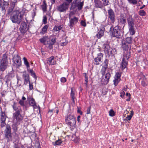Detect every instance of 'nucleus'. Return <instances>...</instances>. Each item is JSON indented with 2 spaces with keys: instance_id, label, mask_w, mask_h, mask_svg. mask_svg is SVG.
<instances>
[{
  "instance_id": "f257e3e1",
  "label": "nucleus",
  "mask_w": 148,
  "mask_h": 148,
  "mask_svg": "<svg viewBox=\"0 0 148 148\" xmlns=\"http://www.w3.org/2000/svg\"><path fill=\"white\" fill-rule=\"evenodd\" d=\"M12 107L15 112L13 114V123L12 127L13 130L15 131L17 130V122L21 120L20 117L22 116L21 112H22V110L21 107L18 106L17 103L15 102H14Z\"/></svg>"
},
{
  "instance_id": "f03ea898",
  "label": "nucleus",
  "mask_w": 148,
  "mask_h": 148,
  "mask_svg": "<svg viewBox=\"0 0 148 148\" xmlns=\"http://www.w3.org/2000/svg\"><path fill=\"white\" fill-rule=\"evenodd\" d=\"M24 15V13L17 10H15L10 16V19L13 23L19 24L23 19Z\"/></svg>"
},
{
  "instance_id": "7ed1b4c3",
  "label": "nucleus",
  "mask_w": 148,
  "mask_h": 148,
  "mask_svg": "<svg viewBox=\"0 0 148 148\" xmlns=\"http://www.w3.org/2000/svg\"><path fill=\"white\" fill-rule=\"evenodd\" d=\"M52 36H50V38L48 36H45L40 38V40L41 43L45 45H49L50 49L52 48V45L56 42V39L55 38H52Z\"/></svg>"
},
{
  "instance_id": "20e7f679",
  "label": "nucleus",
  "mask_w": 148,
  "mask_h": 148,
  "mask_svg": "<svg viewBox=\"0 0 148 148\" xmlns=\"http://www.w3.org/2000/svg\"><path fill=\"white\" fill-rule=\"evenodd\" d=\"M65 122L66 124L71 127H75L76 125L75 118L72 115L69 114L65 118Z\"/></svg>"
},
{
  "instance_id": "39448f33",
  "label": "nucleus",
  "mask_w": 148,
  "mask_h": 148,
  "mask_svg": "<svg viewBox=\"0 0 148 148\" xmlns=\"http://www.w3.org/2000/svg\"><path fill=\"white\" fill-rule=\"evenodd\" d=\"M129 32L131 35H133L135 34V31L134 28V21L132 17L130 16L127 18Z\"/></svg>"
},
{
  "instance_id": "423d86ee",
  "label": "nucleus",
  "mask_w": 148,
  "mask_h": 148,
  "mask_svg": "<svg viewBox=\"0 0 148 148\" xmlns=\"http://www.w3.org/2000/svg\"><path fill=\"white\" fill-rule=\"evenodd\" d=\"M74 13L73 12H70L69 15V18L70 19L69 27L72 28L74 25L77 23L79 20L78 18L73 16Z\"/></svg>"
},
{
  "instance_id": "0eeeda50",
  "label": "nucleus",
  "mask_w": 148,
  "mask_h": 148,
  "mask_svg": "<svg viewBox=\"0 0 148 148\" xmlns=\"http://www.w3.org/2000/svg\"><path fill=\"white\" fill-rule=\"evenodd\" d=\"M113 29V32H112V35L113 36L119 38L121 35V29L120 27L119 26H117L115 27L114 28L113 27H111L110 28V31Z\"/></svg>"
},
{
  "instance_id": "6e6552de",
  "label": "nucleus",
  "mask_w": 148,
  "mask_h": 148,
  "mask_svg": "<svg viewBox=\"0 0 148 148\" xmlns=\"http://www.w3.org/2000/svg\"><path fill=\"white\" fill-rule=\"evenodd\" d=\"M69 3L67 2L63 3L62 4L57 6V10L60 12H64L68 10Z\"/></svg>"
},
{
  "instance_id": "1a4fd4ad",
  "label": "nucleus",
  "mask_w": 148,
  "mask_h": 148,
  "mask_svg": "<svg viewBox=\"0 0 148 148\" xmlns=\"http://www.w3.org/2000/svg\"><path fill=\"white\" fill-rule=\"evenodd\" d=\"M5 136L8 141L12 140V136L11 133V127L9 125H6V129L5 130Z\"/></svg>"
},
{
  "instance_id": "9d476101",
  "label": "nucleus",
  "mask_w": 148,
  "mask_h": 148,
  "mask_svg": "<svg viewBox=\"0 0 148 148\" xmlns=\"http://www.w3.org/2000/svg\"><path fill=\"white\" fill-rule=\"evenodd\" d=\"M0 108L1 110L0 118L1 124V127H4L6 125L5 121L7 118V116L5 113L2 111L1 110V107Z\"/></svg>"
},
{
  "instance_id": "9b49d317",
  "label": "nucleus",
  "mask_w": 148,
  "mask_h": 148,
  "mask_svg": "<svg viewBox=\"0 0 148 148\" xmlns=\"http://www.w3.org/2000/svg\"><path fill=\"white\" fill-rule=\"evenodd\" d=\"M8 3L7 2H3L2 0H0V11L2 12V15L5 14V8L8 5Z\"/></svg>"
},
{
  "instance_id": "f8f14e48",
  "label": "nucleus",
  "mask_w": 148,
  "mask_h": 148,
  "mask_svg": "<svg viewBox=\"0 0 148 148\" xmlns=\"http://www.w3.org/2000/svg\"><path fill=\"white\" fill-rule=\"evenodd\" d=\"M103 47L106 53H107L108 55L109 56L112 54V50L113 49L111 48L110 47L108 44H104Z\"/></svg>"
},
{
  "instance_id": "ddd939ff",
  "label": "nucleus",
  "mask_w": 148,
  "mask_h": 148,
  "mask_svg": "<svg viewBox=\"0 0 148 148\" xmlns=\"http://www.w3.org/2000/svg\"><path fill=\"white\" fill-rule=\"evenodd\" d=\"M29 29L28 27H27L26 23L23 22L21 23L19 29L21 33L24 34Z\"/></svg>"
},
{
  "instance_id": "4468645a",
  "label": "nucleus",
  "mask_w": 148,
  "mask_h": 148,
  "mask_svg": "<svg viewBox=\"0 0 148 148\" xmlns=\"http://www.w3.org/2000/svg\"><path fill=\"white\" fill-rule=\"evenodd\" d=\"M121 75V73L117 72L116 73L114 77V79L113 81L114 84L115 86L117 85L118 84L120 81Z\"/></svg>"
},
{
  "instance_id": "2eb2a0df",
  "label": "nucleus",
  "mask_w": 148,
  "mask_h": 148,
  "mask_svg": "<svg viewBox=\"0 0 148 148\" xmlns=\"http://www.w3.org/2000/svg\"><path fill=\"white\" fill-rule=\"evenodd\" d=\"M108 17L110 18L112 23H114L115 21V16L113 10L110 9L108 10Z\"/></svg>"
},
{
  "instance_id": "dca6fc26",
  "label": "nucleus",
  "mask_w": 148,
  "mask_h": 148,
  "mask_svg": "<svg viewBox=\"0 0 148 148\" xmlns=\"http://www.w3.org/2000/svg\"><path fill=\"white\" fill-rule=\"evenodd\" d=\"M84 4V2H81L80 1H77L75 0L74 1L73 4L76 7L78 8L79 10H81L82 9Z\"/></svg>"
},
{
  "instance_id": "f3484780",
  "label": "nucleus",
  "mask_w": 148,
  "mask_h": 148,
  "mask_svg": "<svg viewBox=\"0 0 148 148\" xmlns=\"http://www.w3.org/2000/svg\"><path fill=\"white\" fill-rule=\"evenodd\" d=\"M14 63L16 64L18 67L20 66L21 65V62L20 59V57L18 55H17L16 57L14 58Z\"/></svg>"
},
{
  "instance_id": "a211bd4d",
  "label": "nucleus",
  "mask_w": 148,
  "mask_h": 148,
  "mask_svg": "<svg viewBox=\"0 0 148 148\" xmlns=\"http://www.w3.org/2000/svg\"><path fill=\"white\" fill-rule=\"evenodd\" d=\"M103 55L102 53H98L97 54V56L94 59L95 62V64L96 65L99 64V62H101V60L103 59Z\"/></svg>"
},
{
  "instance_id": "6ab92c4d",
  "label": "nucleus",
  "mask_w": 148,
  "mask_h": 148,
  "mask_svg": "<svg viewBox=\"0 0 148 148\" xmlns=\"http://www.w3.org/2000/svg\"><path fill=\"white\" fill-rule=\"evenodd\" d=\"M23 77L24 79V84L27 85L28 83H30L29 75L28 74L23 73Z\"/></svg>"
},
{
  "instance_id": "aec40b11",
  "label": "nucleus",
  "mask_w": 148,
  "mask_h": 148,
  "mask_svg": "<svg viewBox=\"0 0 148 148\" xmlns=\"http://www.w3.org/2000/svg\"><path fill=\"white\" fill-rule=\"evenodd\" d=\"M104 83L105 84H107L109 82V79L111 77V75L110 73L108 72L106 74H105Z\"/></svg>"
},
{
  "instance_id": "412c9836",
  "label": "nucleus",
  "mask_w": 148,
  "mask_h": 148,
  "mask_svg": "<svg viewBox=\"0 0 148 148\" xmlns=\"http://www.w3.org/2000/svg\"><path fill=\"white\" fill-rule=\"evenodd\" d=\"M94 2L96 8H102L103 7L102 3L100 0H94Z\"/></svg>"
},
{
  "instance_id": "4be33fe9",
  "label": "nucleus",
  "mask_w": 148,
  "mask_h": 148,
  "mask_svg": "<svg viewBox=\"0 0 148 148\" xmlns=\"http://www.w3.org/2000/svg\"><path fill=\"white\" fill-rule=\"evenodd\" d=\"M129 45L127 43H126L124 40H123L122 41L121 47L123 50L127 51L129 48Z\"/></svg>"
},
{
  "instance_id": "5701e85b",
  "label": "nucleus",
  "mask_w": 148,
  "mask_h": 148,
  "mask_svg": "<svg viewBox=\"0 0 148 148\" xmlns=\"http://www.w3.org/2000/svg\"><path fill=\"white\" fill-rule=\"evenodd\" d=\"M54 57L52 56L48 58L47 62L48 64L50 65H53L56 64V61L54 59Z\"/></svg>"
},
{
  "instance_id": "b1692460",
  "label": "nucleus",
  "mask_w": 148,
  "mask_h": 148,
  "mask_svg": "<svg viewBox=\"0 0 148 148\" xmlns=\"http://www.w3.org/2000/svg\"><path fill=\"white\" fill-rule=\"evenodd\" d=\"M29 103L30 105L33 106L34 109L37 108V106L36 104L34 99L33 98H31L29 100Z\"/></svg>"
},
{
  "instance_id": "393cba45",
  "label": "nucleus",
  "mask_w": 148,
  "mask_h": 148,
  "mask_svg": "<svg viewBox=\"0 0 148 148\" xmlns=\"http://www.w3.org/2000/svg\"><path fill=\"white\" fill-rule=\"evenodd\" d=\"M7 59V55L5 54H3L2 58L1 61V63L8 64V62Z\"/></svg>"
},
{
  "instance_id": "a878e982",
  "label": "nucleus",
  "mask_w": 148,
  "mask_h": 148,
  "mask_svg": "<svg viewBox=\"0 0 148 148\" xmlns=\"http://www.w3.org/2000/svg\"><path fill=\"white\" fill-rule=\"evenodd\" d=\"M14 76L15 75L14 72L11 71L5 77L8 80H10L12 78L14 77Z\"/></svg>"
},
{
  "instance_id": "bb28decb",
  "label": "nucleus",
  "mask_w": 148,
  "mask_h": 148,
  "mask_svg": "<svg viewBox=\"0 0 148 148\" xmlns=\"http://www.w3.org/2000/svg\"><path fill=\"white\" fill-rule=\"evenodd\" d=\"M127 64V60L123 58L121 64L122 69L123 70L126 67Z\"/></svg>"
},
{
  "instance_id": "cd10ccee",
  "label": "nucleus",
  "mask_w": 148,
  "mask_h": 148,
  "mask_svg": "<svg viewBox=\"0 0 148 148\" xmlns=\"http://www.w3.org/2000/svg\"><path fill=\"white\" fill-rule=\"evenodd\" d=\"M8 64L0 63V70L2 71H4L7 68Z\"/></svg>"
},
{
  "instance_id": "c85d7f7f",
  "label": "nucleus",
  "mask_w": 148,
  "mask_h": 148,
  "mask_svg": "<svg viewBox=\"0 0 148 148\" xmlns=\"http://www.w3.org/2000/svg\"><path fill=\"white\" fill-rule=\"evenodd\" d=\"M104 30L100 29L98 33L96 35V36L98 38H100L104 35Z\"/></svg>"
},
{
  "instance_id": "c756f323",
  "label": "nucleus",
  "mask_w": 148,
  "mask_h": 148,
  "mask_svg": "<svg viewBox=\"0 0 148 148\" xmlns=\"http://www.w3.org/2000/svg\"><path fill=\"white\" fill-rule=\"evenodd\" d=\"M130 54L129 52H126L124 54L123 58L124 59L127 60L130 58Z\"/></svg>"
},
{
  "instance_id": "7c9ffc66",
  "label": "nucleus",
  "mask_w": 148,
  "mask_h": 148,
  "mask_svg": "<svg viewBox=\"0 0 148 148\" xmlns=\"http://www.w3.org/2000/svg\"><path fill=\"white\" fill-rule=\"evenodd\" d=\"M28 70H27V71L29 72L31 74V75L34 78L36 79V77L35 74V73L33 71L32 69H28Z\"/></svg>"
},
{
  "instance_id": "2f4dec72",
  "label": "nucleus",
  "mask_w": 148,
  "mask_h": 148,
  "mask_svg": "<svg viewBox=\"0 0 148 148\" xmlns=\"http://www.w3.org/2000/svg\"><path fill=\"white\" fill-rule=\"evenodd\" d=\"M48 28V25H45L42 29V30L40 32V33L42 34H45L47 31V29Z\"/></svg>"
},
{
  "instance_id": "473e14b6",
  "label": "nucleus",
  "mask_w": 148,
  "mask_h": 148,
  "mask_svg": "<svg viewBox=\"0 0 148 148\" xmlns=\"http://www.w3.org/2000/svg\"><path fill=\"white\" fill-rule=\"evenodd\" d=\"M23 59L24 61V64L26 66L27 70H28V69L29 68L30 66L27 58L25 57H24Z\"/></svg>"
},
{
  "instance_id": "72a5a7b5",
  "label": "nucleus",
  "mask_w": 148,
  "mask_h": 148,
  "mask_svg": "<svg viewBox=\"0 0 148 148\" xmlns=\"http://www.w3.org/2000/svg\"><path fill=\"white\" fill-rule=\"evenodd\" d=\"M120 22L122 24H125L126 23V18L122 16H121L119 19Z\"/></svg>"
},
{
  "instance_id": "f704fd0d",
  "label": "nucleus",
  "mask_w": 148,
  "mask_h": 148,
  "mask_svg": "<svg viewBox=\"0 0 148 148\" xmlns=\"http://www.w3.org/2000/svg\"><path fill=\"white\" fill-rule=\"evenodd\" d=\"M71 98L72 101L73 103H75V93L73 91V89H71Z\"/></svg>"
},
{
  "instance_id": "c9c22d12",
  "label": "nucleus",
  "mask_w": 148,
  "mask_h": 148,
  "mask_svg": "<svg viewBox=\"0 0 148 148\" xmlns=\"http://www.w3.org/2000/svg\"><path fill=\"white\" fill-rule=\"evenodd\" d=\"M124 40L126 43L130 44L132 42V38L131 37H127L125 40Z\"/></svg>"
},
{
  "instance_id": "e433bc0d",
  "label": "nucleus",
  "mask_w": 148,
  "mask_h": 148,
  "mask_svg": "<svg viewBox=\"0 0 148 148\" xmlns=\"http://www.w3.org/2000/svg\"><path fill=\"white\" fill-rule=\"evenodd\" d=\"M14 8L11 7L9 8L8 14L10 16L13 14V13L14 11H13Z\"/></svg>"
},
{
  "instance_id": "4c0bfd02",
  "label": "nucleus",
  "mask_w": 148,
  "mask_h": 148,
  "mask_svg": "<svg viewBox=\"0 0 148 148\" xmlns=\"http://www.w3.org/2000/svg\"><path fill=\"white\" fill-rule=\"evenodd\" d=\"M83 75H84L85 78V82L84 83V84L86 85V87H87L88 86V76L86 73H84Z\"/></svg>"
},
{
  "instance_id": "58836bf2",
  "label": "nucleus",
  "mask_w": 148,
  "mask_h": 148,
  "mask_svg": "<svg viewBox=\"0 0 148 148\" xmlns=\"http://www.w3.org/2000/svg\"><path fill=\"white\" fill-rule=\"evenodd\" d=\"M62 143V141H61V140L59 139L58 140H57L54 142H53V145L55 146L57 145H60Z\"/></svg>"
},
{
  "instance_id": "ea45409f",
  "label": "nucleus",
  "mask_w": 148,
  "mask_h": 148,
  "mask_svg": "<svg viewBox=\"0 0 148 148\" xmlns=\"http://www.w3.org/2000/svg\"><path fill=\"white\" fill-rule=\"evenodd\" d=\"M103 6H107L108 5L109 2L108 0H101Z\"/></svg>"
},
{
  "instance_id": "a19ab883",
  "label": "nucleus",
  "mask_w": 148,
  "mask_h": 148,
  "mask_svg": "<svg viewBox=\"0 0 148 148\" xmlns=\"http://www.w3.org/2000/svg\"><path fill=\"white\" fill-rule=\"evenodd\" d=\"M62 27L61 26H55L53 29V31H58L59 30H60L61 29Z\"/></svg>"
},
{
  "instance_id": "79ce46f5",
  "label": "nucleus",
  "mask_w": 148,
  "mask_h": 148,
  "mask_svg": "<svg viewBox=\"0 0 148 148\" xmlns=\"http://www.w3.org/2000/svg\"><path fill=\"white\" fill-rule=\"evenodd\" d=\"M108 59H105L103 63V66L104 67L108 68Z\"/></svg>"
},
{
  "instance_id": "37998d69",
  "label": "nucleus",
  "mask_w": 148,
  "mask_h": 148,
  "mask_svg": "<svg viewBox=\"0 0 148 148\" xmlns=\"http://www.w3.org/2000/svg\"><path fill=\"white\" fill-rule=\"evenodd\" d=\"M107 68L102 66V68L101 69V73L102 75V77L103 76V75H104L105 73V71Z\"/></svg>"
},
{
  "instance_id": "c03bdc74",
  "label": "nucleus",
  "mask_w": 148,
  "mask_h": 148,
  "mask_svg": "<svg viewBox=\"0 0 148 148\" xmlns=\"http://www.w3.org/2000/svg\"><path fill=\"white\" fill-rule=\"evenodd\" d=\"M129 3L134 5H135L137 3V0H127Z\"/></svg>"
},
{
  "instance_id": "a18cd8bd",
  "label": "nucleus",
  "mask_w": 148,
  "mask_h": 148,
  "mask_svg": "<svg viewBox=\"0 0 148 148\" xmlns=\"http://www.w3.org/2000/svg\"><path fill=\"white\" fill-rule=\"evenodd\" d=\"M17 2V1L16 0H14L13 1H12L10 3L11 7L14 8Z\"/></svg>"
},
{
  "instance_id": "49530a36",
  "label": "nucleus",
  "mask_w": 148,
  "mask_h": 148,
  "mask_svg": "<svg viewBox=\"0 0 148 148\" xmlns=\"http://www.w3.org/2000/svg\"><path fill=\"white\" fill-rule=\"evenodd\" d=\"M140 15L143 16L146 15V12L143 10H141L139 11Z\"/></svg>"
},
{
  "instance_id": "de8ad7c7",
  "label": "nucleus",
  "mask_w": 148,
  "mask_h": 148,
  "mask_svg": "<svg viewBox=\"0 0 148 148\" xmlns=\"http://www.w3.org/2000/svg\"><path fill=\"white\" fill-rule=\"evenodd\" d=\"M115 113L113 110L111 109L109 111V115L110 116H114Z\"/></svg>"
},
{
  "instance_id": "09e8293b",
  "label": "nucleus",
  "mask_w": 148,
  "mask_h": 148,
  "mask_svg": "<svg viewBox=\"0 0 148 148\" xmlns=\"http://www.w3.org/2000/svg\"><path fill=\"white\" fill-rule=\"evenodd\" d=\"M42 22L45 24L47 23V17L46 16H43Z\"/></svg>"
},
{
  "instance_id": "8fccbe9b",
  "label": "nucleus",
  "mask_w": 148,
  "mask_h": 148,
  "mask_svg": "<svg viewBox=\"0 0 148 148\" xmlns=\"http://www.w3.org/2000/svg\"><path fill=\"white\" fill-rule=\"evenodd\" d=\"M41 6L42 9L44 11H46L47 5L42 4Z\"/></svg>"
},
{
  "instance_id": "3c124183",
  "label": "nucleus",
  "mask_w": 148,
  "mask_h": 148,
  "mask_svg": "<svg viewBox=\"0 0 148 148\" xmlns=\"http://www.w3.org/2000/svg\"><path fill=\"white\" fill-rule=\"evenodd\" d=\"M81 24L82 26L84 27H85L86 26V23L83 20L81 21Z\"/></svg>"
},
{
  "instance_id": "603ef678",
  "label": "nucleus",
  "mask_w": 148,
  "mask_h": 148,
  "mask_svg": "<svg viewBox=\"0 0 148 148\" xmlns=\"http://www.w3.org/2000/svg\"><path fill=\"white\" fill-rule=\"evenodd\" d=\"M19 103L22 106H24V101L22 100H21L19 101Z\"/></svg>"
},
{
  "instance_id": "864d4df0",
  "label": "nucleus",
  "mask_w": 148,
  "mask_h": 148,
  "mask_svg": "<svg viewBox=\"0 0 148 148\" xmlns=\"http://www.w3.org/2000/svg\"><path fill=\"white\" fill-rule=\"evenodd\" d=\"M141 84L143 87H145L147 86V84L145 83L144 80H143L141 82Z\"/></svg>"
},
{
  "instance_id": "5fc2aeb1",
  "label": "nucleus",
  "mask_w": 148,
  "mask_h": 148,
  "mask_svg": "<svg viewBox=\"0 0 148 148\" xmlns=\"http://www.w3.org/2000/svg\"><path fill=\"white\" fill-rule=\"evenodd\" d=\"M61 81L62 82L64 83L66 81V79L65 77H62L61 79Z\"/></svg>"
},
{
  "instance_id": "6e6d98bb",
  "label": "nucleus",
  "mask_w": 148,
  "mask_h": 148,
  "mask_svg": "<svg viewBox=\"0 0 148 148\" xmlns=\"http://www.w3.org/2000/svg\"><path fill=\"white\" fill-rule=\"evenodd\" d=\"M90 109L91 107L90 106L88 107L87 110V114H89L90 113Z\"/></svg>"
},
{
  "instance_id": "4d7b16f0",
  "label": "nucleus",
  "mask_w": 148,
  "mask_h": 148,
  "mask_svg": "<svg viewBox=\"0 0 148 148\" xmlns=\"http://www.w3.org/2000/svg\"><path fill=\"white\" fill-rule=\"evenodd\" d=\"M132 117L130 115H128L125 119L126 121L130 120Z\"/></svg>"
},
{
  "instance_id": "13d9d810",
  "label": "nucleus",
  "mask_w": 148,
  "mask_h": 148,
  "mask_svg": "<svg viewBox=\"0 0 148 148\" xmlns=\"http://www.w3.org/2000/svg\"><path fill=\"white\" fill-rule=\"evenodd\" d=\"M29 90H31L33 88V85L32 84H30V83H29Z\"/></svg>"
},
{
  "instance_id": "bf43d9fd",
  "label": "nucleus",
  "mask_w": 148,
  "mask_h": 148,
  "mask_svg": "<svg viewBox=\"0 0 148 148\" xmlns=\"http://www.w3.org/2000/svg\"><path fill=\"white\" fill-rule=\"evenodd\" d=\"M121 97L123 98L124 97V95H125V92L123 91L122 92H121Z\"/></svg>"
},
{
  "instance_id": "052dcab7",
  "label": "nucleus",
  "mask_w": 148,
  "mask_h": 148,
  "mask_svg": "<svg viewBox=\"0 0 148 148\" xmlns=\"http://www.w3.org/2000/svg\"><path fill=\"white\" fill-rule=\"evenodd\" d=\"M77 108H78V110H77V112L78 113H80V114L81 115H82V112L81 111L80 109L78 107Z\"/></svg>"
},
{
  "instance_id": "680f3d73",
  "label": "nucleus",
  "mask_w": 148,
  "mask_h": 148,
  "mask_svg": "<svg viewBox=\"0 0 148 148\" xmlns=\"http://www.w3.org/2000/svg\"><path fill=\"white\" fill-rule=\"evenodd\" d=\"M67 42H62L61 43V45L62 46H64L65 45H66L67 44Z\"/></svg>"
},
{
  "instance_id": "e2e57ef3",
  "label": "nucleus",
  "mask_w": 148,
  "mask_h": 148,
  "mask_svg": "<svg viewBox=\"0 0 148 148\" xmlns=\"http://www.w3.org/2000/svg\"><path fill=\"white\" fill-rule=\"evenodd\" d=\"M13 148H19V147L18 145L15 144Z\"/></svg>"
},
{
  "instance_id": "0e129e2a",
  "label": "nucleus",
  "mask_w": 148,
  "mask_h": 148,
  "mask_svg": "<svg viewBox=\"0 0 148 148\" xmlns=\"http://www.w3.org/2000/svg\"><path fill=\"white\" fill-rule=\"evenodd\" d=\"M133 114H134L133 111L132 110L131 111V113L130 115V116L132 117V116H133Z\"/></svg>"
},
{
  "instance_id": "69168bd1",
  "label": "nucleus",
  "mask_w": 148,
  "mask_h": 148,
  "mask_svg": "<svg viewBox=\"0 0 148 148\" xmlns=\"http://www.w3.org/2000/svg\"><path fill=\"white\" fill-rule=\"evenodd\" d=\"M80 116H78L77 117V121L78 122H79L80 121Z\"/></svg>"
},
{
  "instance_id": "338daca9",
  "label": "nucleus",
  "mask_w": 148,
  "mask_h": 148,
  "mask_svg": "<svg viewBox=\"0 0 148 148\" xmlns=\"http://www.w3.org/2000/svg\"><path fill=\"white\" fill-rule=\"evenodd\" d=\"M52 4H53L55 2V0H51Z\"/></svg>"
},
{
  "instance_id": "774afa93",
  "label": "nucleus",
  "mask_w": 148,
  "mask_h": 148,
  "mask_svg": "<svg viewBox=\"0 0 148 148\" xmlns=\"http://www.w3.org/2000/svg\"><path fill=\"white\" fill-rule=\"evenodd\" d=\"M66 0L67 1V2L68 3V2L69 3L71 2L73 0Z\"/></svg>"
}]
</instances>
